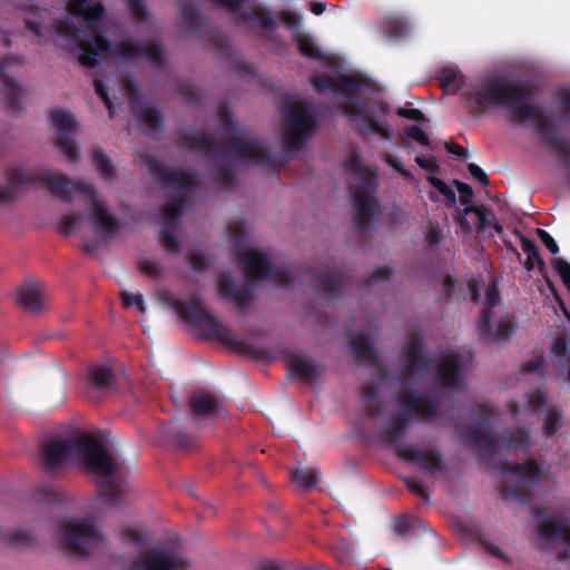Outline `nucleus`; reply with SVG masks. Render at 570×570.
I'll return each instance as SVG.
<instances>
[{
    "label": "nucleus",
    "mask_w": 570,
    "mask_h": 570,
    "mask_svg": "<svg viewBox=\"0 0 570 570\" xmlns=\"http://www.w3.org/2000/svg\"><path fill=\"white\" fill-rule=\"evenodd\" d=\"M41 458L50 472L70 459H81L85 468L97 476L98 495L109 507L118 505L128 491L126 481L120 476L119 463L90 434H82L72 440L51 441L42 448Z\"/></svg>",
    "instance_id": "obj_1"
},
{
    "label": "nucleus",
    "mask_w": 570,
    "mask_h": 570,
    "mask_svg": "<svg viewBox=\"0 0 570 570\" xmlns=\"http://www.w3.org/2000/svg\"><path fill=\"white\" fill-rule=\"evenodd\" d=\"M469 114L480 116L491 107H507L515 124L532 121L542 141L552 121L537 109L532 90L525 83H513L501 76H485L475 80L462 94Z\"/></svg>",
    "instance_id": "obj_2"
},
{
    "label": "nucleus",
    "mask_w": 570,
    "mask_h": 570,
    "mask_svg": "<svg viewBox=\"0 0 570 570\" xmlns=\"http://www.w3.org/2000/svg\"><path fill=\"white\" fill-rule=\"evenodd\" d=\"M7 185H0V205L14 200L18 196V187L39 185L47 188L55 197L69 203L76 191L85 193L90 202L91 210L88 219L102 236H111L119 230V220L108 212L107 207L97 196L94 186L77 183L62 174H55L42 167L28 170L20 168L10 169L7 173Z\"/></svg>",
    "instance_id": "obj_3"
},
{
    "label": "nucleus",
    "mask_w": 570,
    "mask_h": 570,
    "mask_svg": "<svg viewBox=\"0 0 570 570\" xmlns=\"http://www.w3.org/2000/svg\"><path fill=\"white\" fill-rule=\"evenodd\" d=\"M401 413L390 420L380 433V439L390 444L399 458L416 464L430 474L446 472L448 466L442 453L438 449L420 450L403 442L412 419L421 422H431L440 412L438 400L426 394L404 392L397 395Z\"/></svg>",
    "instance_id": "obj_4"
},
{
    "label": "nucleus",
    "mask_w": 570,
    "mask_h": 570,
    "mask_svg": "<svg viewBox=\"0 0 570 570\" xmlns=\"http://www.w3.org/2000/svg\"><path fill=\"white\" fill-rule=\"evenodd\" d=\"M55 30L61 37L69 38L77 43L81 51L79 62L87 68L96 67L98 59L107 52L127 60L144 57L157 68L164 67L166 62L164 48L156 40L145 46H140L130 40H122L112 45L102 35L94 33L91 36H83L85 30L69 18L57 20L55 22Z\"/></svg>",
    "instance_id": "obj_5"
},
{
    "label": "nucleus",
    "mask_w": 570,
    "mask_h": 570,
    "mask_svg": "<svg viewBox=\"0 0 570 570\" xmlns=\"http://www.w3.org/2000/svg\"><path fill=\"white\" fill-rule=\"evenodd\" d=\"M220 127L232 139L228 146L225 141L207 135L204 130L183 132L177 139V146L181 149L204 150L210 158L217 155L233 156L245 163L265 165L271 163L268 145L263 139L240 137L243 134L226 109L219 110Z\"/></svg>",
    "instance_id": "obj_6"
},
{
    "label": "nucleus",
    "mask_w": 570,
    "mask_h": 570,
    "mask_svg": "<svg viewBox=\"0 0 570 570\" xmlns=\"http://www.w3.org/2000/svg\"><path fill=\"white\" fill-rule=\"evenodd\" d=\"M167 303L184 322L204 328L208 337H214L229 348L249 355L255 360H263L264 352L262 350L237 340L234 332L216 318L215 315L204 306L199 297H193L191 301H184L174 298L168 294Z\"/></svg>",
    "instance_id": "obj_7"
},
{
    "label": "nucleus",
    "mask_w": 570,
    "mask_h": 570,
    "mask_svg": "<svg viewBox=\"0 0 570 570\" xmlns=\"http://www.w3.org/2000/svg\"><path fill=\"white\" fill-rule=\"evenodd\" d=\"M311 83L315 90L320 92L331 90L335 94H343L346 101L342 105V108L344 114L350 117L352 121L362 119L366 124L368 131L377 134L385 139L391 138L392 135L389 127L380 124L368 111L367 102L355 94L356 90L365 86L363 79L355 76H340L333 78L315 73L311 77Z\"/></svg>",
    "instance_id": "obj_8"
},
{
    "label": "nucleus",
    "mask_w": 570,
    "mask_h": 570,
    "mask_svg": "<svg viewBox=\"0 0 570 570\" xmlns=\"http://www.w3.org/2000/svg\"><path fill=\"white\" fill-rule=\"evenodd\" d=\"M346 167L358 177V183L353 187L352 198L355 208V224L360 232L371 228L374 218L379 214L377 176L371 168L365 167L357 154L351 155L346 160Z\"/></svg>",
    "instance_id": "obj_9"
},
{
    "label": "nucleus",
    "mask_w": 570,
    "mask_h": 570,
    "mask_svg": "<svg viewBox=\"0 0 570 570\" xmlns=\"http://www.w3.org/2000/svg\"><path fill=\"white\" fill-rule=\"evenodd\" d=\"M500 469L508 475L501 485L502 498L529 502L541 478V469L537 462L533 460L523 463L505 461Z\"/></svg>",
    "instance_id": "obj_10"
},
{
    "label": "nucleus",
    "mask_w": 570,
    "mask_h": 570,
    "mask_svg": "<svg viewBox=\"0 0 570 570\" xmlns=\"http://www.w3.org/2000/svg\"><path fill=\"white\" fill-rule=\"evenodd\" d=\"M285 119L283 142L287 150L297 151L306 139L313 136L317 119L312 110L306 108L303 101L287 99L282 107Z\"/></svg>",
    "instance_id": "obj_11"
},
{
    "label": "nucleus",
    "mask_w": 570,
    "mask_h": 570,
    "mask_svg": "<svg viewBox=\"0 0 570 570\" xmlns=\"http://www.w3.org/2000/svg\"><path fill=\"white\" fill-rule=\"evenodd\" d=\"M500 303V294L495 284H489L485 289V302L481 309L478 330L485 342L507 341L515 332L517 326L512 315H503L492 323V308Z\"/></svg>",
    "instance_id": "obj_12"
},
{
    "label": "nucleus",
    "mask_w": 570,
    "mask_h": 570,
    "mask_svg": "<svg viewBox=\"0 0 570 570\" xmlns=\"http://www.w3.org/2000/svg\"><path fill=\"white\" fill-rule=\"evenodd\" d=\"M62 544L71 553L87 556L104 538L91 519H79L62 525Z\"/></svg>",
    "instance_id": "obj_13"
},
{
    "label": "nucleus",
    "mask_w": 570,
    "mask_h": 570,
    "mask_svg": "<svg viewBox=\"0 0 570 570\" xmlns=\"http://www.w3.org/2000/svg\"><path fill=\"white\" fill-rule=\"evenodd\" d=\"M146 166L155 181L165 190L187 194L200 186L199 175L194 170H177L156 158H148Z\"/></svg>",
    "instance_id": "obj_14"
},
{
    "label": "nucleus",
    "mask_w": 570,
    "mask_h": 570,
    "mask_svg": "<svg viewBox=\"0 0 570 570\" xmlns=\"http://www.w3.org/2000/svg\"><path fill=\"white\" fill-rule=\"evenodd\" d=\"M471 442L481 451L494 454L499 444H504L510 450H527L529 448L530 434L524 429H518L512 432H505L495 438L491 429L481 431L478 428L470 426L466 430Z\"/></svg>",
    "instance_id": "obj_15"
},
{
    "label": "nucleus",
    "mask_w": 570,
    "mask_h": 570,
    "mask_svg": "<svg viewBox=\"0 0 570 570\" xmlns=\"http://www.w3.org/2000/svg\"><path fill=\"white\" fill-rule=\"evenodd\" d=\"M244 272L256 279H272L279 286L289 287L295 276L287 268L275 266L265 254L246 253L243 255Z\"/></svg>",
    "instance_id": "obj_16"
},
{
    "label": "nucleus",
    "mask_w": 570,
    "mask_h": 570,
    "mask_svg": "<svg viewBox=\"0 0 570 570\" xmlns=\"http://www.w3.org/2000/svg\"><path fill=\"white\" fill-rule=\"evenodd\" d=\"M51 121L58 135L57 147L70 163L79 158V148L75 139L77 122L71 115L62 109L51 111Z\"/></svg>",
    "instance_id": "obj_17"
},
{
    "label": "nucleus",
    "mask_w": 570,
    "mask_h": 570,
    "mask_svg": "<svg viewBox=\"0 0 570 570\" xmlns=\"http://www.w3.org/2000/svg\"><path fill=\"white\" fill-rule=\"evenodd\" d=\"M186 566L187 562L180 554L164 549H150L131 561L129 570H180Z\"/></svg>",
    "instance_id": "obj_18"
},
{
    "label": "nucleus",
    "mask_w": 570,
    "mask_h": 570,
    "mask_svg": "<svg viewBox=\"0 0 570 570\" xmlns=\"http://www.w3.org/2000/svg\"><path fill=\"white\" fill-rule=\"evenodd\" d=\"M527 397V409L531 413L538 415L546 409V416L543 419L542 432L546 438L553 436L562 426L561 412L556 406H548V392L544 389H537L529 392Z\"/></svg>",
    "instance_id": "obj_19"
},
{
    "label": "nucleus",
    "mask_w": 570,
    "mask_h": 570,
    "mask_svg": "<svg viewBox=\"0 0 570 570\" xmlns=\"http://www.w3.org/2000/svg\"><path fill=\"white\" fill-rule=\"evenodd\" d=\"M23 65L24 58L22 56H8L0 60V83L6 90V109L12 112H20L22 109L21 96L23 88L18 81L10 77L9 71L14 66Z\"/></svg>",
    "instance_id": "obj_20"
},
{
    "label": "nucleus",
    "mask_w": 570,
    "mask_h": 570,
    "mask_svg": "<svg viewBox=\"0 0 570 570\" xmlns=\"http://www.w3.org/2000/svg\"><path fill=\"white\" fill-rule=\"evenodd\" d=\"M306 272L315 289L326 298L340 297L348 284L345 273L336 267L326 272L308 268Z\"/></svg>",
    "instance_id": "obj_21"
},
{
    "label": "nucleus",
    "mask_w": 570,
    "mask_h": 570,
    "mask_svg": "<svg viewBox=\"0 0 570 570\" xmlns=\"http://www.w3.org/2000/svg\"><path fill=\"white\" fill-rule=\"evenodd\" d=\"M439 383L450 390L459 391L464 389L463 358L460 354L446 353L436 367Z\"/></svg>",
    "instance_id": "obj_22"
},
{
    "label": "nucleus",
    "mask_w": 570,
    "mask_h": 570,
    "mask_svg": "<svg viewBox=\"0 0 570 570\" xmlns=\"http://www.w3.org/2000/svg\"><path fill=\"white\" fill-rule=\"evenodd\" d=\"M217 6L226 9L232 13L237 14V23L238 24H247L250 21L258 22L261 29L266 32H273L276 26V20L273 13L265 8L255 10L252 9L248 12H240L243 8V3L240 0H213Z\"/></svg>",
    "instance_id": "obj_23"
},
{
    "label": "nucleus",
    "mask_w": 570,
    "mask_h": 570,
    "mask_svg": "<svg viewBox=\"0 0 570 570\" xmlns=\"http://www.w3.org/2000/svg\"><path fill=\"white\" fill-rule=\"evenodd\" d=\"M454 186L456 187V190L459 191L460 194V203L462 205H464V209H463V215H461L459 218H458V223L461 225V226H466V227H470L466 218H465V215H469V214H475L478 219H479V226H478V229L480 232H484L485 229L489 228V222H488V216H490V212L488 209L487 206L484 205H473L471 204V200L474 196V193H473V189L472 187L466 184V183H463L461 180H458V179H454L453 181Z\"/></svg>",
    "instance_id": "obj_24"
},
{
    "label": "nucleus",
    "mask_w": 570,
    "mask_h": 570,
    "mask_svg": "<svg viewBox=\"0 0 570 570\" xmlns=\"http://www.w3.org/2000/svg\"><path fill=\"white\" fill-rule=\"evenodd\" d=\"M532 512L543 520L537 525V533L542 540L547 542L562 541L570 548V528L568 525L556 518L548 517L543 507H534Z\"/></svg>",
    "instance_id": "obj_25"
},
{
    "label": "nucleus",
    "mask_w": 570,
    "mask_h": 570,
    "mask_svg": "<svg viewBox=\"0 0 570 570\" xmlns=\"http://www.w3.org/2000/svg\"><path fill=\"white\" fill-rule=\"evenodd\" d=\"M68 12L77 18H81L89 30H97L105 17V8L100 2L92 3L90 0H69L67 3Z\"/></svg>",
    "instance_id": "obj_26"
},
{
    "label": "nucleus",
    "mask_w": 570,
    "mask_h": 570,
    "mask_svg": "<svg viewBox=\"0 0 570 570\" xmlns=\"http://www.w3.org/2000/svg\"><path fill=\"white\" fill-rule=\"evenodd\" d=\"M423 342L422 338L413 334L406 345L405 357V372L409 375L419 373H426L432 367V358L422 353Z\"/></svg>",
    "instance_id": "obj_27"
},
{
    "label": "nucleus",
    "mask_w": 570,
    "mask_h": 570,
    "mask_svg": "<svg viewBox=\"0 0 570 570\" xmlns=\"http://www.w3.org/2000/svg\"><path fill=\"white\" fill-rule=\"evenodd\" d=\"M130 109L135 118L146 127L148 135L160 138L157 134L163 129V115L157 108L139 102L132 97L130 99Z\"/></svg>",
    "instance_id": "obj_28"
},
{
    "label": "nucleus",
    "mask_w": 570,
    "mask_h": 570,
    "mask_svg": "<svg viewBox=\"0 0 570 570\" xmlns=\"http://www.w3.org/2000/svg\"><path fill=\"white\" fill-rule=\"evenodd\" d=\"M218 295L227 301L233 302L238 308H247L252 301L253 295L248 288H238L233 277L228 274H222L217 284Z\"/></svg>",
    "instance_id": "obj_29"
},
{
    "label": "nucleus",
    "mask_w": 570,
    "mask_h": 570,
    "mask_svg": "<svg viewBox=\"0 0 570 570\" xmlns=\"http://www.w3.org/2000/svg\"><path fill=\"white\" fill-rule=\"evenodd\" d=\"M18 302L27 311L39 314L46 308L43 288L40 283L28 282L18 291Z\"/></svg>",
    "instance_id": "obj_30"
},
{
    "label": "nucleus",
    "mask_w": 570,
    "mask_h": 570,
    "mask_svg": "<svg viewBox=\"0 0 570 570\" xmlns=\"http://www.w3.org/2000/svg\"><path fill=\"white\" fill-rule=\"evenodd\" d=\"M543 144L559 158L562 168L567 171L568 183L570 184V141L552 124Z\"/></svg>",
    "instance_id": "obj_31"
},
{
    "label": "nucleus",
    "mask_w": 570,
    "mask_h": 570,
    "mask_svg": "<svg viewBox=\"0 0 570 570\" xmlns=\"http://www.w3.org/2000/svg\"><path fill=\"white\" fill-rule=\"evenodd\" d=\"M190 410L195 416L207 417L219 415L224 407L217 395L208 392H197L190 397Z\"/></svg>",
    "instance_id": "obj_32"
},
{
    "label": "nucleus",
    "mask_w": 570,
    "mask_h": 570,
    "mask_svg": "<svg viewBox=\"0 0 570 570\" xmlns=\"http://www.w3.org/2000/svg\"><path fill=\"white\" fill-rule=\"evenodd\" d=\"M160 432L166 441L173 443L177 450H189L195 445L194 435L185 432L174 423H164Z\"/></svg>",
    "instance_id": "obj_33"
},
{
    "label": "nucleus",
    "mask_w": 570,
    "mask_h": 570,
    "mask_svg": "<svg viewBox=\"0 0 570 570\" xmlns=\"http://www.w3.org/2000/svg\"><path fill=\"white\" fill-rule=\"evenodd\" d=\"M288 371L293 376L313 381L320 376L321 366L314 363L309 357L294 356L288 361Z\"/></svg>",
    "instance_id": "obj_34"
},
{
    "label": "nucleus",
    "mask_w": 570,
    "mask_h": 570,
    "mask_svg": "<svg viewBox=\"0 0 570 570\" xmlns=\"http://www.w3.org/2000/svg\"><path fill=\"white\" fill-rule=\"evenodd\" d=\"M351 347L356 358H364L372 366L379 365L380 360L376 355L375 348L370 337L364 333L356 334L352 337Z\"/></svg>",
    "instance_id": "obj_35"
},
{
    "label": "nucleus",
    "mask_w": 570,
    "mask_h": 570,
    "mask_svg": "<svg viewBox=\"0 0 570 570\" xmlns=\"http://www.w3.org/2000/svg\"><path fill=\"white\" fill-rule=\"evenodd\" d=\"M442 89L450 95L456 94L464 83V76L454 67H444L438 73Z\"/></svg>",
    "instance_id": "obj_36"
},
{
    "label": "nucleus",
    "mask_w": 570,
    "mask_h": 570,
    "mask_svg": "<svg viewBox=\"0 0 570 570\" xmlns=\"http://www.w3.org/2000/svg\"><path fill=\"white\" fill-rule=\"evenodd\" d=\"M390 18H386L382 21V32L389 40H400L404 38L409 32V24L407 22L402 19L397 18L399 14H390Z\"/></svg>",
    "instance_id": "obj_37"
},
{
    "label": "nucleus",
    "mask_w": 570,
    "mask_h": 570,
    "mask_svg": "<svg viewBox=\"0 0 570 570\" xmlns=\"http://www.w3.org/2000/svg\"><path fill=\"white\" fill-rule=\"evenodd\" d=\"M91 159L101 178L109 180L116 176V169L112 161L101 147L97 146L92 148Z\"/></svg>",
    "instance_id": "obj_38"
},
{
    "label": "nucleus",
    "mask_w": 570,
    "mask_h": 570,
    "mask_svg": "<svg viewBox=\"0 0 570 570\" xmlns=\"http://www.w3.org/2000/svg\"><path fill=\"white\" fill-rule=\"evenodd\" d=\"M88 380L97 389L111 387L116 381L112 370L105 365H94L88 372Z\"/></svg>",
    "instance_id": "obj_39"
},
{
    "label": "nucleus",
    "mask_w": 570,
    "mask_h": 570,
    "mask_svg": "<svg viewBox=\"0 0 570 570\" xmlns=\"http://www.w3.org/2000/svg\"><path fill=\"white\" fill-rule=\"evenodd\" d=\"M184 207L185 199L183 197L169 195L168 202L160 208V214L165 219V223L174 224V226H177V222L180 219L184 213Z\"/></svg>",
    "instance_id": "obj_40"
},
{
    "label": "nucleus",
    "mask_w": 570,
    "mask_h": 570,
    "mask_svg": "<svg viewBox=\"0 0 570 570\" xmlns=\"http://www.w3.org/2000/svg\"><path fill=\"white\" fill-rule=\"evenodd\" d=\"M361 397L364 402V410L371 417L381 415L384 409V403L377 400V390L374 385H366L362 389Z\"/></svg>",
    "instance_id": "obj_41"
},
{
    "label": "nucleus",
    "mask_w": 570,
    "mask_h": 570,
    "mask_svg": "<svg viewBox=\"0 0 570 570\" xmlns=\"http://www.w3.org/2000/svg\"><path fill=\"white\" fill-rule=\"evenodd\" d=\"M176 227L177 226H174V224L164 223L159 232V240L163 247L171 254H178L180 252V242L175 236Z\"/></svg>",
    "instance_id": "obj_42"
},
{
    "label": "nucleus",
    "mask_w": 570,
    "mask_h": 570,
    "mask_svg": "<svg viewBox=\"0 0 570 570\" xmlns=\"http://www.w3.org/2000/svg\"><path fill=\"white\" fill-rule=\"evenodd\" d=\"M514 233L520 237L521 248H522L523 253L529 258L535 259V263L538 265V269H539L540 274L542 276H546V274H547L546 262L540 256L539 249H538L535 243L532 239H530V238L525 237L524 235H522L521 233H519L517 229L514 230Z\"/></svg>",
    "instance_id": "obj_43"
},
{
    "label": "nucleus",
    "mask_w": 570,
    "mask_h": 570,
    "mask_svg": "<svg viewBox=\"0 0 570 570\" xmlns=\"http://www.w3.org/2000/svg\"><path fill=\"white\" fill-rule=\"evenodd\" d=\"M181 29L185 31H195L200 27V16L196 7L191 3L183 6L180 10Z\"/></svg>",
    "instance_id": "obj_44"
},
{
    "label": "nucleus",
    "mask_w": 570,
    "mask_h": 570,
    "mask_svg": "<svg viewBox=\"0 0 570 570\" xmlns=\"http://www.w3.org/2000/svg\"><path fill=\"white\" fill-rule=\"evenodd\" d=\"M291 479L304 490H308L316 484L318 472L315 469H295L291 472Z\"/></svg>",
    "instance_id": "obj_45"
},
{
    "label": "nucleus",
    "mask_w": 570,
    "mask_h": 570,
    "mask_svg": "<svg viewBox=\"0 0 570 570\" xmlns=\"http://www.w3.org/2000/svg\"><path fill=\"white\" fill-rule=\"evenodd\" d=\"M298 51L302 56L315 60L324 61L325 55L318 49L313 39L308 37H301L297 39Z\"/></svg>",
    "instance_id": "obj_46"
},
{
    "label": "nucleus",
    "mask_w": 570,
    "mask_h": 570,
    "mask_svg": "<svg viewBox=\"0 0 570 570\" xmlns=\"http://www.w3.org/2000/svg\"><path fill=\"white\" fill-rule=\"evenodd\" d=\"M215 181L224 188H230L237 184L235 171L229 164H216Z\"/></svg>",
    "instance_id": "obj_47"
},
{
    "label": "nucleus",
    "mask_w": 570,
    "mask_h": 570,
    "mask_svg": "<svg viewBox=\"0 0 570 570\" xmlns=\"http://www.w3.org/2000/svg\"><path fill=\"white\" fill-rule=\"evenodd\" d=\"M82 220L83 214L80 212L63 215L59 222V230L62 235L68 236L80 228Z\"/></svg>",
    "instance_id": "obj_48"
},
{
    "label": "nucleus",
    "mask_w": 570,
    "mask_h": 570,
    "mask_svg": "<svg viewBox=\"0 0 570 570\" xmlns=\"http://www.w3.org/2000/svg\"><path fill=\"white\" fill-rule=\"evenodd\" d=\"M426 180L431 186H433L440 194H442L446 199V206L453 207L456 204V195L455 191L448 186L442 179L435 176H428Z\"/></svg>",
    "instance_id": "obj_49"
},
{
    "label": "nucleus",
    "mask_w": 570,
    "mask_h": 570,
    "mask_svg": "<svg viewBox=\"0 0 570 570\" xmlns=\"http://www.w3.org/2000/svg\"><path fill=\"white\" fill-rule=\"evenodd\" d=\"M177 90L183 100L187 104L195 105L200 101L199 91L187 81H179L177 85Z\"/></svg>",
    "instance_id": "obj_50"
},
{
    "label": "nucleus",
    "mask_w": 570,
    "mask_h": 570,
    "mask_svg": "<svg viewBox=\"0 0 570 570\" xmlns=\"http://www.w3.org/2000/svg\"><path fill=\"white\" fill-rule=\"evenodd\" d=\"M406 488L413 494L420 497L425 502L430 501V494L424 485V483L417 478H405L404 479Z\"/></svg>",
    "instance_id": "obj_51"
},
{
    "label": "nucleus",
    "mask_w": 570,
    "mask_h": 570,
    "mask_svg": "<svg viewBox=\"0 0 570 570\" xmlns=\"http://www.w3.org/2000/svg\"><path fill=\"white\" fill-rule=\"evenodd\" d=\"M94 87H95V91L96 94L101 98V100L104 101L106 108L108 109L109 111V116L110 117H114V104L109 97V94H108V87L106 86V83L101 80V79H98L96 78L94 80Z\"/></svg>",
    "instance_id": "obj_52"
},
{
    "label": "nucleus",
    "mask_w": 570,
    "mask_h": 570,
    "mask_svg": "<svg viewBox=\"0 0 570 570\" xmlns=\"http://www.w3.org/2000/svg\"><path fill=\"white\" fill-rule=\"evenodd\" d=\"M37 492L42 503L52 504L60 500L59 490L52 484L40 487Z\"/></svg>",
    "instance_id": "obj_53"
},
{
    "label": "nucleus",
    "mask_w": 570,
    "mask_h": 570,
    "mask_svg": "<svg viewBox=\"0 0 570 570\" xmlns=\"http://www.w3.org/2000/svg\"><path fill=\"white\" fill-rule=\"evenodd\" d=\"M131 17L136 22H144L148 19V11L144 0H127Z\"/></svg>",
    "instance_id": "obj_54"
},
{
    "label": "nucleus",
    "mask_w": 570,
    "mask_h": 570,
    "mask_svg": "<svg viewBox=\"0 0 570 570\" xmlns=\"http://www.w3.org/2000/svg\"><path fill=\"white\" fill-rule=\"evenodd\" d=\"M443 239V233L438 223H430L429 229L425 234V242L429 248L436 247Z\"/></svg>",
    "instance_id": "obj_55"
},
{
    "label": "nucleus",
    "mask_w": 570,
    "mask_h": 570,
    "mask_svg": "<svg viewBox=\"0 0 570 570\" xmlns=\"http://www.w3.org/2000/svg\"><path fill=\"white\" fill-rule=\"evenodd\" d=\"M405 134L407 137H410L411 139L415 140L416 142H419L420 145L422 146H425L430 149H433V146L430 141V138L429 136L417 126H409L406 129H405Z\"/></svg>",
    "instance_id": "obj_56"
},
{
    "label": "nucleus",
    "mask_w": 570,
    "mask_h": 570,
    "mask_svg": "<svg viewBox=\"0 0 570 570\" xmlns=\"http://www.w3.org/2000/svg\"><path fill=\"white\" fill-rule=\"evenodd\" d=\"M121 301L126 307L136 306L139 309V312H141V313L146 312L144 297L139 293L132 294L129 292H122Z\"/></svg>",
    "instance_id": "obj_57"
},
{
    "label": "nucleus",
    "mask_w": 570,
    "mask_h": 570,
    "mask_svg": "<svg viewBox=\"0 0 570 570\" xmlns=\"http://www.w3.org/2000/svg\"><path fill=\"white\" fill-rule=\"evenodd\" d=\"M392 276V269L387 266H381L376 268L364 282L366 286H370L377 282L390 279Z\"/></svg>",
    "instance_id": "obj_58"
},
{
    "label": "nucleus",
    "mask_w": 570,
    "mask_h": 570,
    "mask_svg": "<svg viewBox=\"0 0 570 570\" xmlns=\"http://www.w3.org/2000/svg\"><path fill=\"white\" fill-rule=\"evenodd\" d=\"M332 553L340 563H346L351 559L352 547L347 541H342L340 547L333 548Z\"/></svg>",
    "instance_id": "obj_59"
},
{
    "label": "nucleus",
    "mask_w": 570,
    "mask_h": 570,
    "mask_svg": "<svg viewBox=\"0 0 570 570\" xmlns=\"http://www.w3.org/2000/svg\"><path fill=\"white\" fill-rule=\"evenodd\" d=\"M122 538L129 542L141 546L146 542L145 533L136 528H126L122 530Z\"/></svg>",
    "instance_id": "obj_60"
},
{
    "label": "nucleus",
    "mask_w": 570,
    "mask_h": 570,
    "mask_svg": "<svg viewBox=\"0 0 570 570\" xmlns=\"http://www.w3.org/2000/svg\"><path fill=\"white\" fill-rule=\"evenodd\" d=\"M479 543L481 544V547L483 548V550L485 552H488L489 554H491L492 557L497 558V559H500V560H503L505 561L507 560V556L504 554V552L501 550V548H499L498 546L493 544L491 541H489L488 539L483 538V537H480L479 538Z\"/></svg>",
    "instance_id": "obj_61"
},
{
    "label": "nucleus",
    "mask_w": 570,
    "mask_h": 570,
    "mask_svg": "<svg viewBox=\"0 0 570 570\" xmlns=\"http://www.w3.org/2000/svg\"><path fill=\"white\" fill-rule=\"evenodd\" d=\"M140 271L144 274H146L147 276L156 278L161 274L163 267H161L160 263H158V262L142 261L140 263Z\"/></svg>",
    "instance_id": "obj_62"
},
{
    "label": "nucleus",
    "mask_w": 570,
    "mask_h": 570,
    "mask_svg": "<svg viewBox=\"0 0 570 570\" xmlns=\"http://www.w3.org/2000/svg\"><path fill=\"white\" fill-rule=\"evenodd\" d=\"M537 235L540 238V240L543 243V245L552 253L557 254L559 253V246L554 238L544 229L538 228Z\"/></svg>",
    "instance_id": "obj_63"
},
{
    "label": "nucleus",
    "mask_w": 570,
    "mask_h": 570,
    "mask_svg": "<svg viewBox=\"0 0 570 570\" xmlns=\"http://www.w3.org/2000/svg\"><path fill=\"white\" fill-rule=\"evenodd\" d=\"M468 170L481 185L488 186L490 184L487 173L479 165L470 163L468 165Z\"/></svg>",
    "instance_id": "obj_64"
}]
</instances>
